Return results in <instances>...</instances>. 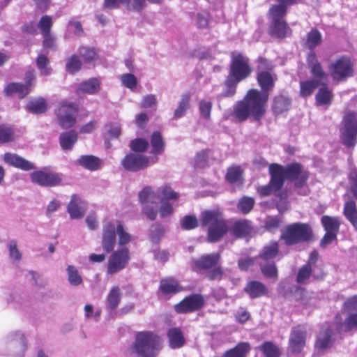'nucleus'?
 <instances>
[{
  "instance_id": "f257e3e1",
  "label": "nucleus",
  "mask_w": 357,
  "mask_h": 357,
  "mask_svg": "<svg viewBox=\"0 0 357 357\" xmlns=\"http://www.w3.org/2000/svg\"><path fill=\"white\" fill-rule=\"evenodd\" d=\"M268 99L266 93H259L257 89H250L243 100L238 101L234 105L230 114H225V118H231L240 123L246 121L249 116L259 121L266 114Z\"/></svg>"
},
{
  "instance_id": "f03ea898",
  "label": "nucleus",
  "mask_w": 357,
  "mask_h": 357,
  "mask_svg": "<svg viewBox=\"0 0 357 357\" xmlns=\"http://www.w3.org/2000/svg\"><path fill=\"white\" fill-rule=\"evenodd\" d=\"M248 59L242 54H233L229 75L225 82V90L220 95L222 97H231L236 93L237 84L247 78L251 73Z\"/></svg>"
},
{
  "instance_id": "7ed1b4c3",
  "label": "nucleus",
  "mask_w": 357,
  "mask_h": 357,
  "mask_svg": "<svg viewBox=\"0 0 357 357\" xmlns=\"http://www.w3.org/2000/svg\"><path fill=\"white\" fill-rule=\"evenodd\" d=\"M162 345V339L157 334L151 331H141L137 333L130 351L137 357H156Z\"/></svg>"
},
{
  "instance_id": "20e7f679",
  "label": "nucleus",
  "mask_w": 357,
  "mask_h": 357,
  "mask_svg": "<svg viewBox=\"0 0 357 357\" xmlns=\"http://www.w3.org/2000/svg\"><path fill=\"white\" fill-rule=\"evenodd\" d=\"M201 220L202 225L208 227L209 242L220 241L229 231L227 222L219 210L204 211L201 215Z\"/></svg>"
},
{
  "instance_id": "39448f33",
  "label": "nucleus",
  "mask_w": 357,
  "mask_h": 357,
  "mask_svg": "<svg viewBox=\"0 0 357 357\" xmlns=\"http://www.w3.org/2000/svg\"><path fill=\"white\" fill-rule=\"evenodd\" d=\"M340 129V139L348 148H354L357 142V116L354 112H344Z\"/></svg>"
},
{
  "instance_id": "423d86ee",
  "label": "nucleus",
  "mask_w": 357,
  "mask_h": 357,
  "mask_svg": "<svg viewBox=\"0 0 357 357\" xmlns=\"http://www.w3.org/2000/svg\"><path fill=\"white\" fill-rule=\"evenodd\" d=\"M5 346L9 357H24L27 349V340L21 331H13L6 335Z\"/></svg>"
},
{
  "instance_id": "0eeeda50",
  "label": "nucleus",
  "mask_w": 357,
  "mask_h": 357,
  "mask_svg": "<svg viewBox=\"0 0 357 357\" xmlns=\"http://www.w3.org/2000/svg\"><path fill=\"white\" fill-rule=\"evenodd\" d=\"M312 235V229L307 224L294 223L286 227L281 238L287 245L307 241Z\"/></svg>"
},
{
  "instance_id": "6e6552de",
  "label": "nucleus",
  "mask_w": 357,
  "mask_h": 357,
  "mask_svg": "<svg viewBox=\"0 0 357 357\" xmlns=\"http://www.w3.org/2000/svg\"><path fill=\"white\" fill-rule=\"evenodd\" d=\"M77 108L72 102H62L55 109L59 125L63 129L73 127L76 123Z\"/></svg>"
},
{
  "instance_id": "1a4fd4ad",
  "label": "nucleus",
  "mask_w": 357,
  "mask_h": 357,
  "mask_svg": "<svg viewBox=\"0 0 357 357\" xmlns=\"http://www.w3.org/2000/svg\"><path fill=\"white\" fill-rule=\"evenodd\" d=\"M259 72L257 73V79L261 91L259 93H266L269 98L270 93L275 86L276 77L273 76L269 72L264 70V68L271 69L272 66L265 59L260 58Z\"/></svg>"
},
{
  "instance_id": "9d476101",
  "label": "nucleus",
  "mask_w": 357,
  "mask_h": 357,
  "mask_svg": "<svg viewBox=\"0 0 357 357\" xmlns=\"http://www.w3.org/2000/svg\"><path fill=\"white\" fill-rule=\"evenodd\" d=\"M329 69L333 79L337 82L344 81L354 75L352 63L346 56L335 60L329 66Z\"/></svg>"
},
{
  "instance_id": "9b49d317",
  "label": "nucleus",
  "mask_w": 357,
  "mask_h": 357,
  "mask_svg": "<svg viewBox=\"0 0 357 357\" xmlns=\"http://www.w3.org/2000/svg\"><path fill=\"white\" fill-rule=\"evenodd\" d=\"M130 261V252L128 248H123L114 251L109 256L107 267V273L116 274L123 270Z\"/></svg>"
},
{
  "instance_id": "f8f14e48",
  "label": "nucleus",
  "mask_w": 357,
  "mask_h": 357,
  "mask_svg": "<svg viewBox=\"0 0 357 357\" xmlns=\"http://www.w3.org/2000/svg\"><path fill=\"white\" fill-rule=\"evenodd\" d=\"M123 167L129 172H138L150 165L149 158L142 154L130 153L121 160Z\"/></svg>"
},
{
  "instance_id": "ddd939ff",
  "label": "nucleus",
  "mask_w": 357,
  "mask_h": 357,
  "mask_svg": "<svg viewBox=\"0 0 357 357\" xmlns=\"http://www.w3.org/2000/svg\"><path fill=\"white\" fill-rule=\"evenodd\" d=\"M32 183L40 186L52 187L59 185L62 178L59 174L47 172L42 170L33 172L30 174Z\"/></svg>"
},
{
  "instance_id": "4468645a",
  "label": "nucleus",
  "mask_w": 357,
  "mask_h": 357,
  "mask_svg": "<svg viewBox=\"0 0 357 357\" xmlns=\"http://www.w3.org/2000/svg\"><path fill=\"white\" fill-rule=\"evenodd\" d=\"M116 225L114 222L105 221L102 229L101 245L104 251L109 253L114 250L116 243Z\"/></svg>"
},
{
  "instance_id": "2eb2a0df",
  "label": "nucleus",
  "mask_w": 357,
  "mask_h": 357,
  "mask_svg": "<svg viewBox=\"0 0 357 357\" xmlns=\"http://www.w3.org/2000/svg\"><path fill=\"white\" fill-rule=\"evenodd\" d=\"M204 304V297L200 294H192L185 298L174 305L178 313H188L199 310Z\"/></svg>"
},
{
  "instance_id": "dca6fc26",
  "label": "nucleus",
  "mask_w": 357,
  "mask_h": 357,
  "mask_svg": "<svg viewBox=\"0 0 357 357\" xmlns=\"http://www.w3.org/2000/svg\"><path fill=\"white\" fill-rule=\"evenodd\" d=\"M284 172L286 178L295 181L296 187H302L309 177L308 172L297 163L289 165L284 167Z\"/></svg>"
},
{
  "instance_id": "f3484780",
  "label": "nucleus",
  "mask_w": 357,
  "mask_h": 357,
  "mask_svg": "<svg viewBox=\"0 0 357 357\" xmlns=\"http://www.w3.org/2000/svg\"><path fill=\"white\" fill-rule=\"evenodd\" d=\"M307 331L298 326L292 329L289 337V347L293 353H300L305 345Z\"/></svg>"
},
{
  "instance_id": "a211bd4d",
  "label": "nucleus",
  "mask_w": 357,
  "mask_h": 357,
  "mask_svg": "<svg viewBox=\"0 0 357 357\" xmlns=\"http://www.w3.org/2000/svg\"><path fill=\"white\" fill-rule=\"evenodd\" d=\"M5 163L23 171H31L36 169L34 164L23 157L12 153H6L3 156Z\"/></svg>"
},
{
  "instance_id": "6ab92c4d",
  "label": "nucleus",
  "mask_w": 357,
  "mask_h": 357,
  "mask_svg": "<svg viewBox=\"0 0 357 357\" xmlns=\"http://www.w3.org/2000/svg\"><path fill=\"white\" fill-rule=\"evenodd\" d=\"M307 63L311 73L315 78L314 79L324 84V82L327 79V74L324 72L314 52H311L307 55Z\"/></svg>"
},
{
  "instance_id": "aec40b11",
  "label": "nucleus",
  "mask_w": 357,
  "mask_h": 357,
  "mask_svg": "<svg viewBox=\"0 0 357 357\" xmlns=\"http://www.w3.org/2000/svg\"><path fill=\"white\" fill-rule=\"evenodd\" d=\"M67 211L72 219H80L85 215V203L77 195H73L67 205Z\"/></svg>"
},
{
  "instance_id": "412c9836",
  "label": "nucleus",
  "mask_w": 357,
  "mask_h": 357,
  "mask_svg": "<svg viewBox=\"0 0 357 357\" xmlns=\"http://www.w3.org/2000/svg\"><path fill=\"white\" fill-rule=\"evenodd\" d=\"M269 173L271 174L270 183L278 190H280L286 178L284 167L278 164H271L269 165Z\"/></svg>"
},
{
  "instance_id": "4be33fe9",
  "label": "nucleus",
  "mask_w": 357,
  "mask_h": 357,
  "mask_svg": "<svg viewBox=\"0 0 357 357\" xmlns=\"http://www.w3.org/2000/svg\"><path fill=\"white\" fill-rule=\"evenodd\" d=\"M220 259V253H212L202 255L199 259L193 260V263L199 270H209L218 264Z\"/></svg>"
},
{
  "instance_id": "5701e85b",
  "label": "nucleus",
  "mask_w": 357,
  "mask_h": 357,
  "mask_svg": "<svg viewBox=\"0 0 357 357\" xmlns=\"http://www.w3.org/2000/svg\"><path fill=\"white\" fill-rule=\"evenodd\" d=\"M244 291L252 299L266 296L268 293L267 287L257 280L248 282L244 287Z\"/></svg>"
},
{
  "instance_id": "b1692460",
  "label": "nucleus",
  "mask_w": 357,
  "mask_h": 357,
  "mask_svg": "<svg viewBox=\"0 0 357 357\" xmlns=\"http://www.w3.org/2000/svg\"><path fill=\"white\" fill-rule=\"evenodd\" d=\"M291 104V99L284 95L275 96L273 99L272 109L274 114H280L288 111Z\"/></svg>"
},
{
  "instance_id": "393cba45",
  "label": "nucleus",
  "mask_w": 357,
  "mask_h": 357,
  "mask_svg": "<svg viewBox=\"0 0 357 357\" xmlns=\"http://www.w3.org/2000/svg\"><path fill=\"white\" fill-rule=\"evenodd\" d=\"M48 108L47 100L43 97H38L30 100L26 105V109L35 114H44Z\"/></svg>"
},
{
  "instance_id": "a878e982",
  "label": "nucleus",
  "mask_w": 357,
  "mask_h": 357,
  "mask_svg": "<svg viewBox=\"0 0 357 357\" xmlns=\"http://www.w3.org/2000/svg\"><path fill=\"white\" fill-rule=\"evenodd\" d=\"M190 94L184 93L181 96L177 107L175 109L173 119H178L183 117L190 107Z\"/></svg>"
},
{
  "instance_id": "bb28decb",
  "label": "nucleus",
  "mask_w": 357,
  "mask_h": 357,
  "mask_svg": "<svg viewBox=\"0 0 357 357\" xmlns=\"http://www.w3.org/2000/svg\"><path fill=\"white\" fill-rule=\"evenodd\" d=\"M231 231L236 237L243 238L252 231L250 222L246 220L237 221L233 225Z\"/></svg>"
},
{
  "instance_id": "cd10ccee",
  "label": "nucleus",
  "mask_w": 357,
  "mask_h": 357,
  "mask_svg": "<svg viewBox=\"0 0 357 357\" xmlns=\"http://www.w3.org/2000/svg\"><path fill=\"white\" fill-rule=\"evenodd\" d=\"M169 344L172 349L181 348L185 343L182 331L178 328H173L169 330L167 333Z\"/></svg>"
},
{
  "instance_id": "c85d7f7f",
  "label": "nucleus",
  "mask_w": 357,
  "mask_h": 357,
  "mask_svg": "<svg viewBox=\"0 0 357 357\" xmlns=\"http://www.w3.org/2000/svg\"><path fill=\"white\" fill-rule=\"evenodd\" d=\"M29 83L26 84L15 82L10 83L6 86L4 91L6 95L16 93L20 98H23L31 91V89L29 88Z\"/></svg>"
},
{
  "instance_id": "c756f323",
  "label": "nucleus",
  "mask_w": 357,
  "mask_h": 357,
  "mask_svg": "<svg viewBox=\"0 0 357 357\" xmlns=\"http://www.w3.org/2000/svg\"><path fill=\"white\" fill-rule=\"evenodd\" d=\"M343 214L357 231V207L354 201L349 200L344 203Z\"/></svg>"
},
{
  "instance_id": "7c9ffc66",
  "label": "nucleus",
  "mask_w": 357,
  "mask_h": 357,
  "mask_svg": "<svg viewBox=\"0 0 357 357\" xmlns=\"http://www.w3.org/2000/svg\"><path fill=\"white\" fill-rule=\"evenodd\" d=\"M78 139L77 132L75 130H70L61 133L59 141L60 145L63 150H70Z\"/></svg>"
},
{
  "instance_id": "2f4dec72",
  "label": "nucleus",
  "mask_w": 357,
  "mask_h": 357,
  "mask_svg": "<svg viewBox=\"0 0 357 357\" xmlns=\"http://www.w3.org/2000/svg\"><path fill=\"white\" fill-rule=\"evenodd\" d=\"M321 222L326 231L338 234L341 224L339 217L323 215Z\"/></svg>"
},
{
  "instance_id": "473e14b6",
  "label": "nucleus",
  "mask_w": 357,
  "mask_h": 357,
  "mask_svg": "<svg viewBox=\"0 0 357 357\" xmlns=\"http://www.w3.org/2000/svg\"><path fill=\"white\" fill-rule=\"evenodd\" d=\"M77 163L85 169L95 171L100 168V160L91 155H83L77 160Z\"/></svg>"
},
{
  "instance_id": "72a5a7b5",
  "label": "nucleus",
  "mask_w": 357,
  "mask_h": 357,
  "mask_svg": "<svg viewBox=\"0 0 357 357\" xmlns=\"http://www.w3.org/2000/svg\"><path fill=\"white\" fill-rule=\"evenodd\" d=\"M315 98L319 106L330 105L333 99V94L331 90L324 86L319 89Z\"/></svg>"
},
{
  "instance_id": "f704fd0d",
  "label": "nucleus",
  "mask_w": 357,
  "mask_h": 357,
  "mask_svg": "<svg viewBox=\"0 0 357 357\" xmlns=\"http://www.w3.org/2000/svg\"><path fill=\"white\" fill-rule=\"evenodd\" d=\"M290 31L285 21L271 22L270 32L275 37L283 38L288 35Z\"/></svg>"
},
{
  "instance_id": "c9c22d12",
  "label": "nucleus",
  "mask_w": 357,
  "mask_h": 357,
  "mask_svg": "<svg viewBox=\"0 0 357 357\" xmlns=\"http://www.w3.org/2000/svg\"><path fill=\"white\" fill-rule=\"evenodd\" d=\"M250 347L248 342H241L235 347L226 351L221 357H246Z\"/></svg>"
},
{
  "instance_id": "e433bc0d",
  "label": "nucleus",
  "mask_w": 357,
  "mask_h": 357,
  "mask_svg": "<svg viewBox=\"0 0 357 357\" xmlns=\"http://www.w3.org/2000/svg\"><path fill=\"white\" fill-rule=\"evenodd\" d=\"M179 194L175 192L170 186L164 185L157 189V198L161 202H168L178 199Z\"/></svg>"
},
{
  "instance_id": "4c0bfd02",
  "label": "nucleus",
  "mask_w": 357,
  "mask_h": 357,
  "mask_svg": "<svg viewBox=\"0 0 357 357\" xmlns=\"http://www.w3.org/2000/svg\"><path fill=\"white\" fill-rule=\"evenodd\" d=\"M100 90V82L96 78H91L80 83L77 87V91L89 94H94Z\"/></svg>"
},
{
  "instance_id": "58836bf2",
  "label": "nucleus",
  "mask_w": 357,
  "mask_h": 357,
  "mask_svg": "<svg viewBox=\"0 0 357 357\" xmlns=\"http://www.w3.org/2000/svg\"><path fill=\"white\" fill-rule=\"evenodd\" d=\"M121 298V292L119 287H113L107 297L106 307L109 310H114L119 305Z\"/></svg>"
},
{
  "instance_id": "ea45409f",
  "label": "nucleus",
  "mask_w": 357,
  "mask_h": 357,
  "mask_svg": "<svg viewBox=\"0 0 357 357\" xmlns=\"http://www.w3.org/2000/svg\"><path fill=\"white\" fill-rule=\"evenodd\" d=\"M160 289L165 294H170L179 292L182 288L176 280L168 278L161 280Z\"/></svg>"
},
{
  "instance_id": "a19ab883",
  "label": "nucleus",
  "mask_w": 357,
  "mask_h": 357,
  "mask_svg": "<svg viewBox=\"0 0 357 357\" xmlns=\"http://www.w3.org/2000/svg\"><path fill=\"white\" fill-rule=\"evenodd\" d=\"M66 274L68 282L71 286L78 287L83 284V279L75 266H67Z\"/></svg>"
},
{
  "instance_id": "79ce46f5",
  "label": "nucleus",
  "mask_w": 357,
  "mask_h": 357,
  "mask_svg": "<svg viewBox=\"0 0 357 357\" xmlns=\"http://www.w3.org/2000/svg\"><path fill=\"white\" fill-rule=\"evenodd\" d=\"M278 243L273 241L269 243L262 248L258 257L267 261L275 258L278 255Z\"/></svg>"
},
{
  "instance_id": "37998d69",
  "label": "nucleus",
  "mask_w": 357,
  "mask_h": 357,
  "mask_svg": "<svg viewBox=\"0 0 357 357\" xmlns=\"http://www.w3.org/2000/svg\"><path fill=\"white\" fill-rule=\"evenodd\" d=\"M211 16L208 13H197L193 14L192 20L198 29H207L209 28Z\"/></svg>"
},
{
  "instance_id": "c03bdc74",
  "label": "nucleus",
  "mask_w": 357,
  "mask_h": 357,
  "mask_svg": "<svg viewBox=\"0 0 357 357\" xmlns=\"http://www.w3.org/2000/svg\"><path fill=\"white\" fill-rule=\"evenodd\" d=\"M155 197H157V191L155 192L149 185L143 188L138 195L139 201L142 204H153Z\"/></svg>"
},
{
  "instance_id": "a18cd8bd",
  "label": "nucleus",
  "mask_w": 357,
  "mask_h": 357,
  "mask_svg": "<svg viewBox=\"0 0 357 357\" xmlns=\"http://www.w3.org/2000/svg\"><path fill=\"white\" fill-rule=\"evenodd\" d=\"M116 236H118V243L119 245H125L132 241V236L130 234L123 224L121 221H116Z\"/></svg>"
},
{
  "instance_id": "49530a36",
  "label": "nucleus",
  "mask_w": 357,
  "mask_h": 357,
  "mask_svg": "<svg viewBox=\"0 0 357 357\" xmlns=\"http://www.w3.org/2000/svg\"><path fill=\"white\" fill-rule=\"evenodd\" d=\"M9 259L13 264H17L20 262L22 259V253L19 250L17 242L15 240H10L8 245Z\"/></svg>"
},
{
  "instance_id": "de8ad7c7",
  "label": "nucleus",
  "mask_w": 357,
  "mask_h": 357,
  "mask_svg": "<svg viewBox=\"0 0 357 357\" xmlns=\"http://www.w3.org/2000/svg\"><path fill=\"white\" fill-rule=\"evenodd\" d=\"M331 330L326 328L322 330L317 339L315 346L319 349H326L331 344Z\"/></svg>"
},
{
  "instance_id": "09e8293b",
  "label": "nucleus",
  "mask_w": 357,
  "mask_h": 357,
  "mask_svg": "<svg viewBox=\"0 0 357 357\" xmlns=\"http://www.w3.org/2000/svg\"><path fill=\"white\" fill-rule=\"evenodd\" d=\"M265 357H280L281 350L273 342L266 341L259 347Z\"/></svg>"
},
{
  "instance_id": "8fccbe9b",
  "label": "nucleus",
  "mask_w": 357,
  "mask_h": 357,
  "mask_svg": "<svg viewBox=\"0 0 357 357\" xmlns=\"http://www.w3.org/2000/svg\"><path fill=\"white\" fill-rule=\"evenodd\" d=\"M294 296L297 301H299L303 305L311 306L312 305V300L314 298V294L308 291L303 288H297Z\"/></svg>"
},
{
  "instance_id": "3c124183",
  "label": "nucleus",
  "mask_w": 357,
  "mask_h": 357,
  "mask_svg": "<svg viewBox=\"0 0 357 357\" xmlns=\"http://www.w3.org/2000/svg\"><path fill=\"white\" fill-rule=\"evenodd\" d=\"M287 7L283 4L273 5L268 11L271 22L284 21L282 18L287 13Z\"/></svg>"
},
{
  "instance_id": "603ef678",
  "label": "nucleus",
  "mask_w": 357,
  "mask_h": 357,
  "mask_svg": "<svg viewBox=\"0 0 357 357\" xmlns=\"http://www.w3.org/2000/svg\"><path fill=\"white\" fill-rule=\"evenodd\" d=\"M151 144L152 146L151 153L153 154H160L164 151L165 143L161 134L159 132H154L151 138Z\"/></svg>"
},
{
  "instance_id": "864d4df0",
  "label": "nucleus",
  "mask_w": 357,
  "mask_h": 357,
  "mask_svg": "<svg viewBox=\"0 0 357 357\" xmlns=\"http://www.w3.org/2000/svg\"><path fill=\"white\" fill-rule=\"evenodd\" d=\"M321 43V34L317 29H312L306 36L305 45L310 50H312Z\"/></svg>"
},
{
  "instance_id": "5fc2aeb1",
  "label": "nucleus",
  "mask_w": 357,
  "mask_h": 357,
  "mask_svg": "<svg viewBox=\"0 0 357 357\" xmlns=\"http://www.w3.org/2000/svg\"><path fill=\"white\" fill-rule=\"evenodd\" d=\"M128 10L134 12H140L146 6L144 0H119Z\"/></svg>"
},
{
  "instance_id": "6e6d98bb",
  "label": "nucleus",
  "mask_w": 357,
  "mask_h": 357,
  "mask_svg": "<svg viewBox=\"0 0 357 357\" xmlns=\"http://www.w3.org/2000/svg\"><path fill=\"white\" fill-rule=\"evenodd\" d=\"M243 171L240 166H231L228 168L226 174V179L231 183H237L241 181Z\"/></svg>"
},
{
  "instance_id": "4d7b16f0",
  "label": "nucleus",
  "mask_w": 357,
  "mask_h": 357,
  "mask_svg": "<svg viewBox=\"0 0 357 357\" xmlns=\"http://www.w3.org/2000/svg\"><path fill=\"white\" fill-rule=\"evenodd\" d=\"M149 146V142L142 138H137L130 142V147L135 153L145 152Z\"/></svg>"
},
{
  "instance_id": "13d9d810",
  "label": "nucleus",
  "mask_w": 357,
  "mask_h": 357,
  "mask_svg": "<svg viewBox=\"0 0 357 357\" xmlns=\"http://www.w3.org/2000/svg\"><path fill=\"white\" fill-rule=\"evenodd\" d=\"M321 83L318 80L312 79L301 82V95L303 97L310 96Z\"/></svg>"
},
{
  "instance_id": "bf43d9fd",
  "label": "nucleus",
  "mask_w": 357,
  "mask_h": 357,
  "mask_svg": "<svg viewBox=\"0 0 357 357\" xmlns=\"http://www.w3.org/2000/svg\"><path fill=\"white\" fill-rule=\"evenodd\" d=\"M279 201L276 204V207L280 213H284L289 208V203L287 201L288 194L286 190L279 191L276 195Z\"/></svg>"
},
{
  "instance_id": "052dcab7",
  "label": "nucleus",
  "mask_w": 357,
  "mask_h": 357,
  "mask_svg": "<svg viewBox=\"0 0 357 357\" xmlns=\"http://www.w3.org/2000/svg\"><path fill=\"white\" fill-rule=\"evenodd\" d=\"M36 65L42 75H49L52 73V68L49 67V60L43 54H40L36 59Z\"/></svg>"
},
{
  "instance_id": "680f3d73",
  "label": "nucleus",
  "mask_w": 357,
  "mask_h": 357,
  "mask_svg": "<svg viewBox=\"0 0 357 357\" xmlns=\"http://www.w3.org/2000/svg\"><path fill=\"white\" fill-rule=\"evenodd\" d=\"M120 80L123 86L133 91L137 84V77L132 73H124L120 76Z\"/></svg>"
},
{
  "instance_id": "e2e57ef3",
  "label": "nucleus",
  "mask_w": 357,
  "mask_h": 357,
  "mask_svg": "<svg viewBox=\"0 0 357 357\" xmlns=\"http://www.w3.org/2000/svg\"><path fill=\"white\" fill-rule=\"evenodd\" d=\"M341 327L345 331H357V313H349Z\"/></svg>"
},
{
  "instance_id": "0e129e2a",
  "label": "nucleus",
  "mask_w": 357,
  "mask_h": 357,
  "mask_svg": "<svg viewBox=\"0 0 357 357\" xmlns=\"http://www.w3.org/2000/svg\"><path fill=\"white\" fill-rule=\"evenodd\" d=\"M53 22L52 20V17L49 15L43 16L39 22H38V28L40 30L41 34H48L51 33V29L52 26Z\"/></svg>"
},
{
  "instance_id": "69168bd1",
  "label": "nucleus",
  "mask_w": 357,
  "mask_h": 357,
  "mask_svg": "<svg viewBox=\"0 0 357 357\" xmlns=\"http://www.w3.org/2000/svg\"><path fill=\"white\" fill-rule=\"evenodd\" d=\"M82 62L77 56L72 55L66 62V70L70 73H75L81 69Z\"/></svg>"
},
{
  "instance_id": "338daca9",
  "label": "nucleus",
  "mask_w": 357,
  "mask_h": 357,
  "mask_svg": "<svg viewBox=\"0 0 357 357\" xmlns=\"http://www.w3.org/2000/svg\"><path fill=\"white\" fill-rule=\"evenodd\" d=\"M255 200L250 197H243L238 204V208L244 214L248 213L253 208Z\"/></svg>"
},
{
  "instance_id": "774afa93",
  "label": "nucleus",
  "mask_w": 357,
  "mask_h": 357,
  "mask_svg": "<svg viewBox=\"0 0 357 357\" xmlns=\"http://www.w3.org/2000/svg\"><path fill=\"white\" fill-rule=\"evenodd\" d=\"M261 271L263 275L268 278H273L275 280L278 278V268L275 264H268L260 265Z\"/></svg>"
}]
</instances>
